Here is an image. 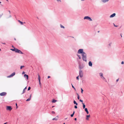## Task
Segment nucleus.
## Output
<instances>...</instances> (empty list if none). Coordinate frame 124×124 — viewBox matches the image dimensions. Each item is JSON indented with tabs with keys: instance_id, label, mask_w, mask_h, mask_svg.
I'll use <instances>...</instances> for the list:
<instances>
[{
	"instance_id": "f257e3e1",
	"label": "nucleus",
	"mask_w": 124,
	"mask_h": 124,
	"mask_svg": "<svg viewBox=\"0 0 124 124\" xmlns=\"http://www.w3.org/2000/svg\"><path fill=\"white\" fill-rule=\"evenodd\" d=\"M82 58L83 60L85 62H87V54H86L85 53L84 54H82L81 55Z\"/></svg>"
},
{
	"instance_id": "f03ea898",
	"label": "nucleus",
	"mask_w": 124,
	"mask_h": 124,
	"mask_svg": "<svg viewBox=\"0 0 124 124\" xmlns=\"http://www.w3.org/2000/svg\"><path fill=\"white\" fill-rule=\"evenodd\" d=\"M100 76L101 77V78L103 80L106 82H107V80H106L105 78L103 76V74L102 73H99Z\"/></svg>"
},
{
	"instance_id": "7ed1b4c3",
	"label": "nucleus",
	"mask_w": 124,
	"mask_h": 124,
	"mask_svg": "<svg viewBox=\"0 0 124 124\" xmlns=\"http://www.w3.org/2000/svg\"><path fill=\"white\" fill-rule=\"evenodd\" d=\"M84 50L82 49H79L78 52V54H84L85 53L83 51Z\"/></svg>"
},
{
	"instance_id": "20e7f679",
	"label": "nucleus",
	"mask_w": 124,
	"mask_h": 124,
	"mask_svg": "<svg viewBox=\"0 0 124 124\" xmlns=\"http://www.w3.org/2000/svg\"><path fill=\"white\" fill-rule=\"evenodd\" d=\"M84 19H87L90 21H92V19H91V18L89 16H85L84 18Z\"/></svg>"
},
{
	"instance_id": "39448f33",
	"label": "nucleus",
	"mask_w": 124,
	"mask_h": 124,
	"mask_svg": "<svg viewBox=\"0 0 124 124\" xmlns=\"http://www.w3.org/2000/svg\"><path fill=\"white\" fill-rule=\"evenodd\" d=\"M79 75L80 77L82 78L83 76V74L82 71L81 70H79Z\"/></svg>"
},
{
	"instance_id": "423d86ee",
	"label": "nucleus",
	"mask_w": 124,
	"mask_h": 124,
	"mask_svg": "<svg viewBox=\"0 0 124 124\" xmlns=\"http://www.w3.org/2000/svg\"><path fill=\"white\" fill-rule=\"evenodd\" d=\"M16 52L20 54H23V53L21 51L18 49L17 48L16 49Z\"/></svg>"
},
{
	"instance_id": "0eeeda50",
	"label": "nucleus",
	"mask_w": 124,
	"mask_h": 124,
	"mask_svg": "<svg viewBox=\"0 0 124 124\" xmlns=\"http://www.w3.org/2000/svg\"><path fill=\"white\" fill-rule=\"evenodd\" d=\"M15 74V72H13L12 74H11L10 75L8 76L7 77L8 78H10L14 76Z\"/></svg>"
},
{
	"instance_id": "6e6552de",
	"label": "nucleus",
	"mask_w": 124,
	"mask_h": 124,
	"mask_svg": "<svg viewBox=\"0 0 124 124\" xmlns=\"http://www.w3.org/2000/svg\"><path fill=\"white\" fill-rule=\"evenodd\" d=\"M12 108L11 106H8L7 107L6 109L10 111L12 110Z\"/></svg>"
},
{
	"instance_id": "1a4fd4ad",
	"label": "nucleus",
	"mask_w": 124,
	"mask_h": 124,
	"mask_svg": "<svg viewBox=\"0 0 124 124\" xmlns=\"http://www.w3.org/2000/svg\"><path fill=\"white\" fill-rule=\"evenodd\" d=\"M84 68V66L82 65L79 64V70H81V69H83Z\"/></svg>"
},
{
	"instance_id": "9d476101",
	"label": "nucleus",
	"mask_w": 124,
	"mask_h": 124,
	"mask_svg": "<svg viewBox=\"0 0 124 124\" xmlns=\"http://www.w3.org/2000/svg\"><path fill=\"white\" fill-rule=\"evenodd\" d=\"M6 93L5 92H3L0 93V95L1 96H4L6 95Z\"/></svg>"
},
{
	"instance_id": "9b49d317",
	"label": "nucleus",
	"mask_w": 124,
	"mask_h": 124,
	"mask_svg": "<svg viewBox=\"0 0 124 124\" xmlns=\"http://www.w3.org/2000/svg\"><path fill=\"white\" fill-rule=\"evenodd\" d=\"M116 13H114L112 14L111 15L109 16L110 18H112L114 17L116 15Z\"/></svg>"
},
{
	"instance_id": "f8f14e48",
	"label": "nucleus",
	"mask_w": 124,
	"mask_h": 124,
	"mask_svg": "<svg viewBox=\"0 0 124 124\" xmlns=\"http://www.w3.org/2000/svg\"><path fill=\"white\" fill-rule=\"evenodd\" d=\"M112 42H110L108 44V48H109L111 47V46L112 45Z\"/></svg>"
},
{
	"instance_id": "ddd939ff",
	"label": "nucleus",
	"mask_w": 124,
	"mask_h": 124,
	"mask_svg": "<svg viewBox=\"0 0 124 124\" xmlns=\"http://www.w3.org/2000/svg\"><path fill=\"white\" fill-rule=\"evenodd\" d=\"M38 79L39 82V84L40 85L41 84V83L40 82V76L39 74H38Z\"/></svg>"
},
{
	"instance_id": "4468645a",
	"label": "nucleus",
	"mask_w": 124,
	"mask_h": 124,
	"mask_svg": "<svg viewBox=\"0 0 124 124\" xmlns=\"http://www.w3.org/2000/svg\"><path fill=\"white\" fill-rule=\"evenodd\" d=\"M88 65L90 67H92V62L91 61L89 62H88Z\"/></svg>"
},
{
	"instance_id": "2eb2a0df",
	"label": "nucleus",
	"mask_w": 124,
	"mask_h": 124,
	"mask_svg": "<svg viewBox=\"0 0 124 124\" xmlns=\"http://www.w3.org/2000/svg\"><path fill=\"white\" fill-rule=\"evenodd\" d=\"M24 77L25 78L26 77V79L27 80L29 78V76L28 75H27L26 74H25L24 75Z\"/></svg>"
},
{
	"instance_id": "dca6fc26",
	"label": "nucleus",
	"mask_w": 124,
	"mask_h": 124,
	"mask_svg": "<svg viewBox=\"0 0 124 124\" xmlns=\"http://www.w3.org/2000/svg\"><path fill=\"white\" fill-rule=\"evenodd\" d=\"M101 1L103 3L107 2L109 0H101Z\"/></svg>"
},
{
	"instance_id": "f3484780",
	"label": "nucleus",
	"mask_w": 124,
	"mask_h": 124,
	"mask_svg": "<svg viewBox=\"0 0 124 124\" xmlns=\"http://www.w3.org/2000/svg\"><path fill=\"white\" fill-rule=\"evenodd\" d=\"M27 89V87H26L25 88L23 89V92L22 93V94L25 93V90Z\"/></svg>"
},
{
	"instance_id": "a211bd4d",
	"label": "nucleus",
	"mask_w": 124,
	"mask_h": 124,
	"mask_svg": "<svg viewBox=\"0 0 124 124\" xmlns=\"http://www.w3.org/2000/svg\"><path fill=\"white\" fill-rule=\"evenodd\" d=\"M86 120H89V117H90V115H87L86 116Z\"/></svg>"
},
{
	"instance_id": "6ab92c4d",
	"label": "nucleus",
	"mask_w": 124,
	"mask_h": 124,
	"mask_svg": "<svg viewBox=\"0 0 124 124\" xmlns=\"http://www.w3.org/2000/svg\"><path fill=\"white\" fill-rule=\"evenodd\" d=\"M16 49L17 48H14V49H11V50L13 51H15L16 52Z\"/></svg>"
},
{
	"instance_id": "aec40b11",
	"label": "nucleus",
	"mask_w": 124,
	"mask_h": 124,
	"mask_svg": "<svg viewBox=\"0 0 124 124\" xmlns=\"http://www.w3.org/2000/svg\"><path fill=\"white\" fill-rule=\"evenodd\" d=\"M82 104H83V108L84 109L85 108V104L84 103H82Z\"/></svg>"
},
{
	"instance_id": "412c9836",
	"label": "nucleus",
	"mask_w": 124,
	"mask_h": 124,
	"mask_svg": "<svg viewBox=\"0 0 124 124\" xmlns=\"http://www.w3.org/2000/svg\"><path fill=\"white\" fill-rule=\"evenodd\" d=\"M73 103L75 104H76V105H78V103H77L76 101L74 100V101Z\"/></svg>"
},
{
	"instance_id": "4be33fe9",
	"label": "nucleus",
	"mask_w": 124,
	"mask_h": 124,
	"mask_svg": "<svg viewBox=\"0 0 124 124\" xmlns=\"http://www.w3.org/2000/svg\"><path fill=\"white\" fill-rule=\"evenodd\" d=\"M77 55L79 59H81V56L80 55H79L78 54H77Z\"/></svg>"
},
{
	"instance_id": "5701e85b",
	"label": "nucleus",
	"mask_w": 124,
	"mask_h": 124,
	"mask_svg": "<svg viewBox=\"0 0 124 124\" xmlns=\"http://www.w3.org/2000/svg\"><path fill=\"white\" fill-rule=\"evenodd\" d=\"M75 113V112L74 111V112H73V113H72V114H71L70 115V116L71 117H73V116H74V113Z\"/></svg>"
},
{
	"instance_id": "b1692460",
	"label": "nucleus",
	"mask_w": 124,
	"mask_h": 124,
	"mask_svg": "<svg viewBox=\"0 0 124 124\" xmlns=\"http://www.w3.org/2000/svg\"><path fill=\"white\" fill-rule=\"evenodd\" d=\"M18 21L22 25H23V22H21V21H20V20H18Z\"/></svg>"
},
{
	"instance_id": "393cba45",
	"label": "nucleus",
	"mask_w": 124,
	"mask_h": 124,
	"mask_svg": "<svg viewBox=\"0 0 124 124\" xmlns=\"http://www.w3.org/2000/svg\"><path fill=\"white\" fill-rule=\"evenodd\" d=\"M53 120H55L56 121H57L58 120V118H56V117H55L54 118L52 119Z\"/></svg>"
},
{
	"instance_id": "a878e982",
	"label": "nucleus",
	"mask_w": 124,
	"mask_h": 124,
	"mask_svg": "<svg viewBox=\"0 0 124 124\" xmlns=\"http://www.w3.org/2000/svg\"><path fill=\"white\" fill-rule=\"evenodd\" d=\"M57 101V100H55L54 99L52 101V102L54 103H55Z\"/></svg>"
},
{
	"instance_id": "bb28decb",
	"label": "nucleus",
	"mask_w": 124,
	"mask_h": 124,
	"mask_svg": "<svg viewBox=\"0 0 124 124\" xmlns=\"http://www.w3.org/2000/svg\"><path fill=\"white\" fill-rule=\"evenodd\" d=\"M60 27L61 28H65L64 27V26H63V25H61V24H60Z\"/></svg>"
},
{
	"instance_id": "cd10ccee",
	"label": "nucleus",
	"mask_w": 124,
	"mask_h": 124,
	"mask_svg": "<svg viewBox=\"0 0 124 124\" xmlns=\"http://www.w3.org/2000/svg\"><path fill=\"white\" fill-rule=\"evenodd\" d=\"M31 100V99L30 98H29L28 99H27L26 100V101H30Z\"/></svg>"
},
{
	"instance_id": "c85d7f7f",
	"label": "nucleus",
	"mask_w": 124,
	"mask_h": 124,
	"mask_svg": "<svg viewBox=\"0 0 124 124\" xmlns=\"http://www.w3.org/2000/svg\"><path fill=\"white\" fill-rule=\"evenodd\" d=\"M77 95H78V97H77L78 99V100H79V95L78 94V93H77Z\"/></svg>"
},
{
	"instance_id": "c756f323",
	"label": "nucleus",
	"mask_w": 124,
	"mask_h": 124,
	"mask_svg": "<svg viewBox=\"0 0 124 124\" xmlns=\"http://www.w3.org/2000/svg\"><path fill=\"white\" fill-rule=\"evenodd\" d=\"M81 93H83V89L82 88H81Z\"/></svg>"
},
{
	"instance_id": "7c9ffc66",
	"label": "nucleus",
	"mask_w": 124,
	"mask_h": 124,
	"mask_svg": "<svg viewBox=\"0 0 124 124\" xmlns=\"http://www.w3.org/2000/svg\"><path fill=\"white\" fill-rule=\"evenodd\" d=\"M24 67V66H21L20 67V69H21L23 68Z\"/></svg>"
},
{
	"instance_id": "2f4dec72",
	"label": "nucleus",
	"mask_w": 124,
	"mask_h": 124,
	"mask_svg": "<svg viewBox=\"0 0 124 124\" xmlns=\"http://www.w3.org/2000/svg\"><path fill=\"white\" fill-rule=\"evenodd\" d=\"M71 84V85H72V88L75 90H76V89L74 87V86L73 85H72V84Z\"/></svg>"
},
{
	"instance_id": "473e14b6",
	"label": "nucleus",
	"mask_w": 124,
	"mask_h": 124,
	"mask_svg": "<svg viewBox=\"0 0 124 124\" xmlns=\"http://www.w3.org/2000/svg\"><path fill=\"white\" fill-rule=\"evenodd\" d=\"M79 76H78L77 77H76V79H77L78 80H79Z\"/></svg>"
},
{
	"instance_id": "72a5a7b5",
	"label": "nucleus",
	"mask_w": 124,
	"mask_h": 124,
	"mask_svg": "<svg viewBox=\"0 0 124 124\" xmlns=\"http://www.w3.org/2000/svg\"><path fill=\"white\" fill-rule=\"evenodd\" d=\"M85 111L86 112V111H87L88 110V109L87 108H85Z\"/></svg>"
},
{
	"instance_id": "f704fd0d",
	"label": "nucleus",
	"mask_w": 124,
	"mask_h": 124,
	"mask_svg": "<svg viewBox=\"0 0 124 124\" xmlns=\"http://www.w3.org/2000/svg\"><path fill=\"white\" fill-rule=\"evenodd\" d=\"M31 89V87L30 86L28 88V90L29 91V90H30V89Z\"/></svg>"
},
{
	"instance_id": "c9c22d12",
	"label": "nucleus",
	"mask_w": 124,
	"mask_h": 124,
	"mask_svg": "<svg viewBox=\"0 0 124 124\" xmlns=\"http://www.w3.org/2000/svg\"><path fill=\"white\" fill-rule=\"evenodd\" d=\"M113 25H114V26H115V27H117L118 26L117 25H116L114 23H113Z\"/></svg>"
},
{
	"instance_id": "e433bc0d",
	"label": "nucleus",
	"mask_w": 124,
	"mask_h": 124,
	"mask_svg": "<svg viewBox=\"0 0 124 124\" xmlns=\"http://www.w3.org/2000/svg\"><path fill=\"white\" fill-rule=\"evenodd\" d=\"M74 108H77V105H75L74 106Z\"/></svg>"
},
{
	"instance_id": "4c0bfd02",
	"label": "nucleus",
	"mask_w": 124,
	"mask_h": 124,
	"mask_svg": "<svg viewBox=\"0 0 124 124\" xmlns=\"http://www.w3.org/2000/svg\"><path fill=\"white\" fill-rule=\"evenodd\" d=\"M58 2H61V0H56Z\"/></svg>"
},
{
	"instance_id": "58836bf2",
	"label": "nucleus",
	"mask_w": 124,
	"mask_h": 124,
	"mask_svg": "<svg viewBox=\"0 0 124 124\" xmlns=\"http://www.w3.org/2000/svg\"><path fill=\"white\" fill-rule=\"evenodd\" d=\"M79 101H80V102H82V103H83V101L82 100H81L80 99L79 100Z\"/></svg>"
},
{
	"instance_id": "ea45409f",
	"label": "nucleus",
	"mask_w": 124,
	"mask_h": 124,
	"mask_svg": "<svg viewBox=\"0 0 124 124\" xmlns=\"http://www.w3.org/2000/svg\"><path fill=\"white\" fill-rule=\"evenodd\" d=\"M52 114H54L55 113V112L54 111H52Z\"/></svg>"
},
{
	"instance_id": "a19ab883",
	"label": "nucleus",
	"mask_w": 124,
	"mask_h": 124,
	"mask_svg": "<svg viewBox=\"0 0 124 124\" xmlns=\"http://www.w3.org/2000/svg\"><path fill=\"white\" fill-rule=\"evenodd\" d=\"M121 63L122 64H124V62L123 61H122L121 62Z\"/></svg>"
},
{
	"instance_id": "79ce46f5",
	"label": "nucleus",
	"mask_w": 124,
	"mask_h": 124,
	"mask_svg": "<svg viewBox=\"0 0 124 124\" xmlns=\"http://www.w3.org/2000/svg\"><path fill=\"white\" fill-rule=\"evenodd\" d=\"M31 94L30 95L29 98H30L31 99Z\"/></svg>"
},
{
	"instance_id": "37998d69",
	"label": "nucleus",
	"mask_w": 124,
	"mask_h": 124,
	"mask_svg": "<svg viewBox=\"0 0 124 124\" xmlns=\"http://www.w3.org/2000/svg\"><path fill=\"white\" fill-rule=\"evenodd\" d=\"M25 72H24V71H23L22 72V74H25Z\"/></svg>"
},
{
	"instance_id": "c03bdc74",
	"label": "nucleus",
	"mask_w": 124,
	"mask_h": 124,
	"mask_svg": "<svg viewBox=\"0 0 124 124\" xmlns=\"http://www.w3.org/2000/svg\"><path fill=\"white\" fill-rule=\"evenodd\" d=\"M86 112L87 114H89V112L88 111H86Z\"/></svg>"
},
{
	"instance_id": "a18cd8bd",
	"label": "nucleus",
	"mask_w": 124,
	"mask_h": 124,
	"mask_svg": "<svg viewBox=\"0 0 124 124\" xmlns=\"http://www.w3.org/2000/svg\"><path fill=\"white\" fill-rule=\"evenodd\" d=\"M11 17V16L10 15L9 16V17H8L7 18H10V17Z\"/></svg>"
},
{
	"instance_id": "49530a36",
	"label": "nucleus",
	"mask_w": 124,
	"mask_h": 124,
	"mask_svg": "<svg viewBox=\"0 0 124 124\" xmlns=\"http://www.w3.org/2000/svg\"><path fill=\"white\" fill-rule=\"evenodd\" d=\"M118 80H119V79H117L116 80V82H117L118 81Z\"/></svg>"
},
{
	"instance_id": "de8ad7c7",
	"label": "nucleus",
	"mask_w": 124,
	"mask_h": 124,
	"mask_svg": "<svg viewBox=\"0 0 124 124\" xmlns=\"http://www.w3.org/2000/svg\"><path fill=\"white\" fill-rule=\"evenodd\" d=\"M56 117V118H57L58 119L59 118V116H57Z\"/></svg>"
},
{
	"instance_id": "09e8293b",
	"label": "nucleus",
	"mask_w": 124,
	"mask_h": 124,
	"mask_svg": "<svg viewBox=\"0 0 124 124\" xmlns=\"http://www.w3.org/2000/svg\"><path fill=\"white\" fill-rule=\"evenodd\" d=\"M50 77V76H48L47 78H49Z\"/></svg>"
},
{
	"instance_id": "8fccbe9b",
	"label": "nucleus",
	"mask_w": 124,
	"mask_h": 124,
	"mask_svg": "<svg viewBox=\"0 0 124 124\" xmlns=\"http://www.w3.org/2000/svg\"><path fill=\"white\" fill-rule=\"evenodd\" d=\"M70 37L72 38H74V37L73 36H70Z\"/></svg>"
},
{
	"instance_id": "3c124183",
	"label": "nucleus",
	"mask_w": 124,
	"mask_h": 124,
	"mask_svg": "<svg viewBox=\"0 0 124 124\" xmlns=\"http://www.w3.org/2000/svg\"><path fill=\"white\" fill-rule=\"evenodd\" d=\"M74 120L75 121L77 120V118H74Z\"/></svg>"
},
{
	"instance_id": "603ef678",
	"label": "nucleus",
	"mask_w": 124,
	"mask_h": 124,
	"mask_svg": "<svg viewBox=\"0 0 124 124\" xmlns=\"http://www.w3.org/2000/svg\"><path fill=\"white\" fill-rule=\"evenodd\" d=\"M2 16V15L0 14V18Z\"/></svg>"
},
{
	"instance_id": "864d4df0",
	"label": "nucleus",
	"mask_w": 124,
	"mask_h": 124,
	"mask_svg": "<svg viewBox=\"0 0 124 124\" xmlns=\"http://www.w3.org/2000/svg\"><path fill=\"white\" fill-rule=\"evenodd\" d=\"M17 105V104L16 103V106Z\"/></svg>"
},
{
	"instance_id": "5fc2aeb1",
	"label": "nucleus",
	"mask_w": 124,
	"mask_h": 124,
	"mask_svg": "<svg viewBox=\"0 0 124 124\" xmlns=\"http://www.w3.org/2000/svg\"><path fill=\"white\" fill-rule=\"evenodd\" d=\"M82 1H84L85 0H81Z\"/></svg>"
},
{
	"instance_id": "6e6d98bb",
	"label": "nucleus",
	"mask_w": 124,
	"mask_h": 124,
	"mask_svg": "<svg viewBox=\"0 0 124 124\" xmlns=\"http://www.w3.org/2000/svg\"><path fill=\"white\" fill-rule=\"evenodd\" d=\"M9 11V13H10V11Z\"/></svg>"
},
{
	"instance_id": "4d7b16f0",
	"label": "nucleus",
	"mask_w": 124,
	"mask_h": 124,
	"mask_svg": "<svg viewBox=\"0 0 124 124\" xmlns=\"http://www.w3.org/2000/svg\"><path fill=\"white\" fill-rule=\"evenodd\" d=\"M121 37H122V36L121 34Z\"/></svg>"
},
{
	"instance_id": "13d9d810",
	"label": "nucleus",
	"mask_w": 124,
	"mask_h": 124,
	"mask_svg": "<svg viewBox=\"0 0 124 124\" xmlns=\"http://www.w3.org/2000/svg\"><path fill=\"white\" fill-rule=\"evenodd\" d=\"M14 40H16V38H14Z\"/></svg>"
},
{
	"instance_id": "bf43d9fd",
	"label": "nucleus",
	"mask_w": 124,
	"mask_h": 124,
	"mask_svg": "<svg viewBox=\"0 0 124 124\" xmlns=\"http://www.w3.org/2000/svg\"><path fill=\"white\" fill-rule=\"evenodd\" d=\"M99 32H100V31H98V33Z\"/></svg>"
},
{
	"instance_id": "052dcab7",
	"label": "nucleus",
	"mask_w": 124,
	"mask_h": 124,
	"mask_svg": "<svg viewBox=\"0 0 124 124\" xmlns=\"http://www.w3.org/2000/svg\"><path fill=\"white\" fill-rule=\"evenodd\" d=\"M67 118H66L65 119L66 120L67 119Z\"/></svg>"
},
{
	"instance_id": "680f3d73",
	"label": "nucleus",
	"mask_w": 124,
	"mask_h": 124,
	"mask_svg": "<svg viewBox=\"0 0 124 124\" xmlns=\"http://www.w3.org/2000/svg\"><path fill=\"white\" fill-rule=\"evenodd\" d=\"M3 44H5V43H3Z\"/></svg>"
},
{
	"instance_id": "e2e57ef3",
	"label": "nucleus",
	"mask_w": 124,
	"mask_h": 124,
	"mask_svg": "<svg viewBox=\"0 0 124 124\" xmlns=\"http://www.w3.org/2000/svg\"><path fill=\"white\" fill-rule=\"evenodd\" d=\"M7 1H8V0H6Z\"/></svg>"
},
{
	"instance_id": "0e129e2a",
	"label": "nucleus",
	"mask_w": 124,
	"mask_h": 124,
	"mask_svg": "<svg viewBox=\"0 0 124 124\" xmlns=\"http://www.w3.org/2000/svg\"><path fill=\"white\" fill-rule=\"evenodd\" d=\"M1 3V1H0V3Z\"/></svg>"
},
{
	"instance_id": "69168bd1",
	"label": "nucleus",
	"mask_w": 124,
	"mask_h": 124,
	"mask_svg": "<svg viewBox=\"0 0 124 124\" xmlns=\"http://www.w3.org/2000/svg\"><path fill=\"white\" fill-rule=\"evenodd\" d=\"M63 124H65V123H64Z\"/></svg>"
},
{
	"instance_id": "338daca9",
	"label": "nucleus",
	"mask_w": 124,
	"mask_h": 124,
	"mask_svg": "<svg viewBox=\"0 0 124 124\" xmlns=\"http://www.w3.org/2000/svg\"><path fill=\"white\" fill-rule=\"evenodd\" d=\"M54 107V106H52V107Z\"/></svg>"
}]
</instances>
